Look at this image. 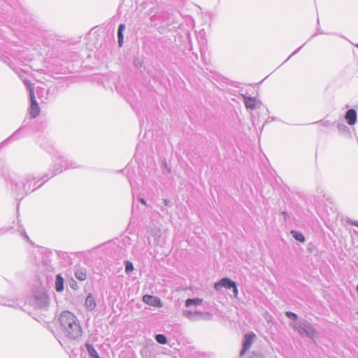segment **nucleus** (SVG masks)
<instances>
[{"label":"nucleus","instance_id":"1","mask_svg":"<svg viewBox=\"0 0 358 358\" xmlns=\"http://www.w3.org/2000/svg\"><path fill=\"white\" fill-rule=\"evenodd\" d=\"M42 147L52 156L53 163L48 172L41 178H36L31 174H27L22 177L11 178L10 184L12 193L16 199L22 200L29 192L40 187L43 184L34 187L41 180L45 179L48 181L50 178L62 173L68 169H76L78 166L76 161L69 159L62 152L55 149L52 146L43 145Z\"/></svg>","mask_w":358,"mask_h":358},{"label":"nucleus","instance_id":"2","mask_svg":"<svg viewBox=\"0 0 358 358\" xmlns=\"http://www.w3.org/2000/svg\"><path fill=\"white\" fill-rule=\"evenodd\" d=\"M58 331L68 341H76L83 334L77 316L69 310L62 311L58 317Z\"/></svg>","mask_w":358,"mask_h":358},{"label":"nucleus","instance_id":"3","mask_svg":"<svg viewBox=\"0 0 358 358\" xmlns=\"http://www.w3.org/2000/svg\"><path fill=\"white\" fill-rule=\"evenodd\" d=\"M51 255L52 252L46 248L38 249L35 252V264L39 273H45L48 274L55 271V268L51 263Z\"/></svg>","mask_w":358,"mask_h":358},{"label":"nucleus","instance_id":"4","mask_svg":"<svg viewBox=\"0 0 358 358\" xmlns=\"http://www.w3.org/2000/svg\"><path fill=\"white\" fill-rule=\"evenodd\" d=\"M29 303L37 310L46 311L49 307L50 298L45 289L42 286L36 289Z\"/></svg>","mask_w":358,"mask_h":358},{"label":"nucleus","instance_id":"5","mask_svg":"<svg viewBox=\"0 0 358 358\" xmlns=\"http://www.w3.org/2000/svg\"><path fill=\"white\" fill-rule=\"evenodd\" d=\"M292 329L297 331L300 336H306L311 340H314L317 335V330L313 325L306 320H300L295 323H290Z\"/></svg>","mask_w":358,"mask_h":358},{"label":"nucleus","instance_id":"6","mask_svg":"<svg viewBox=\"0 0 358 358\" xmlns=\"http://www.w3.org/2000/svg\"><path fill=\"white\" fill-rule=\"evenodd\" d=\"M224 287L227 289H231L235 297L237 296L238 290L236 282L228 277H224L216 282L214 284V289L217 292H220L222 288Z\"/></svg>","mask_w":358,"mask_h":358},{"label":"nucleus","instance_id":"7","mask_svg":"<svg viewBox=\"0 0 358 358\" xmlns=\"http://www.w3.org/2000/svg\"><path fill=\"white\" fill-rule=\"evenodd\" d=\"M28 87L30 99L29 115L31 118H36L40 114V108L34 95V88L31 87L30 84L29 85Z\"/></svg>","mask_w":358,"mask_h":358},{"label":"nucleus","instance_id":"8","mask_svg":"<svg viewBox=\"0 0 358 358\" xmlns=\"http://www.w3.org/2000/svg\"><path fill=\"white\" fill-rule=\"evenodd\" d=\"M28 135L26 131V125L23 124L21 127L17 129L12 135L7 138L4 141L0 143V146L9 141L17 140L20 138L25 137Z\"/></svg>","mask_w":358,"mask_h":358},{"label":"nucleus","instance_id":"9","mask_svg":"<svg viewBox=\"0 0 358 358\" xmlns=\"http://www.w3.org/2000/svg\"><path fill=\"white\" fill-rule=\"evenodd\" d=\"M255 334L253 332H249L245 334L243 340L242 349L240 355L243 356L251 347Z\"/></svg>","mask_w":358,"mask_h":358},{"label":"nucleus","instance_id":"10","mask_svg":"<svg viewBox=\"0 0 358 358\" xmlns=\"http://www.w3.org/2000/svg\"><path fill=\"white\" fill-rule=\"evenodd\" d=\"M142 301L145 304L152 306L156 308H162L163 306V303L161 299L156 296L150 295V294H145L142 297Z\"/></svg>","mask_w":358,"mask_h":358},{"label":"nucleus","instance_id":"11","mask_svg":"<svg viewBox=\"0 0 358 358\" xmlns=\"http://www.w3.org/2000/svg\"><path fill=\"white\" fill-rule=\"evenodd\" d=\"M245 106L247 108L255 110L259 107L260 101H258L256 98L252 96H243Z\"/></svg>","mask_w":358,"mask_h":358},{"label":"nucleus","instance_id":"12","mask_svg":"<svg viewBox=\"0 0 358 358\" xmlns=\"http://www.w3.org/2000/svg\"><path fill=\"white\" fill-rule=\"evenodd\" d=\"M357 111L355 109L350 108L346 111L345 118L349 125H354L357 122Z\"/></svg>","mask_w":358,"mask_h":358},{"label":"nucleus","instance_id":"13","mask_svg":"<svg viewBox=\"0 0 358 358\" xmlns=\"http://www.w3.org/2000/svg\"><path fill=\"white\" fill-rule=\"evenodd\" d=\"M182 315L184 317L190 320H197L199 317L201 316L203 313L201 312L192 311L190 310L184 309L182 310Z\"/></svg>","mask_w":358,"mask_h":358},{"label":"nucleus","instance_id":"14","mask_svg":"<svg viewBox=\"0 0 358 358\" xmlns=\"http://www.w3.org/2000/svg\"><path fill=\"white\" fill-rule=\"evenodd\" d=\"M85 305L86 308L90 311L93 310L96 308V303L95 299L93 296L92 294H91V293L88 294V295L87 296V297L85 299Z\"/></svg>","mask_w":358,"mask_h":358},{"label":"nucleus","instance_id":"15","mask_svg":"<svg viewBox=\"0 0 358 358\" xmlns=\"http://www.w3.org/2000/svg\"><path fill=\"white\" fill-rule=\"evenodd\" d=\"M55 289L57 292H62L64 289V279L61 274L56 275Z\"/></svg>","mask_w":358,"mask_h":358},{"label":"nucleus","instance_id":"16","mask_svg":"<svg viewBox=\"0 0 358 358\" xmlns=\"http://www.w3.org/2000/svg\"><path fill=\"white\" fill-rule=\"evenodd\" d=\"M74 274L75 277L80 281H84L87 278L86 269L85 268H76Z\"/></svg>","mask_w":358,"mask_h":358},{"label":"nucleus","instance_id":"17","mask_svg":"<svg viewBox=\"0 0 358 358\" xmlns=\"http://www.w3.org/2000/svg\"><path fill=\"white\" fill-rule=\"evenodd\" d=\"M203 302V299L200 298H189L187 299L185 301V306L186 308H189L190 306H200Z\"/></svg>","mask_w":358,"mask_h":358},{"label":"nucleus","instance_id":"18","mask_svg":"<svg viewBox=\"0 0 358 358\" xmlns=\"http://www.w3.org/2000/svg\"><path fill=\"white\" fill-rule=\"evenodd\" d=\"M85 347L87 349V353L91 358H101L92 344L85 343Z\"/></svg>","mask_w":358,"mask_h":358},{"label":"nucleus","instance_id":"19","mask_svg":"<svg viewBox=\"0 0 358 358\" xmlns=\"http://www.w3.org/2000/svg\"><path fill=\"white\" fill-rule=\"evenodd\" d=\"M126 26L124 24H120L117 29V41L120 47H122L124 42L123 32L125 30Z\"/></svg>","mask_w":358,"mask_h":358},{"label":"nucleus","instance_id":"20","mask_svg":"<svg viewBox=\"0 0 358 358\" xmlns=\"http://www.w3.org/2000/svg\"><path fill=\"white\" fill-rule=\"evenodd\" d=\"M291 234L296 241L300 243H303L306 241L305 236L301 232L295 230H292Z\"/></svg>","mask_w":358,"mask_h":358},{"label":"nucleus","instance_id":"21","mask_svg":"<svg viewBox=\"0 0 358 358\" xmlns=\"http://www.w3.org/2000/svg\"><path fill=\"white\" fill-rule=\"evenodd\" d=\"M155 341L161 345H165L168 343V339L164 334H158L155 335Z\"/></svg>","mask_w":358,"mask_h":358},{"label":"nucleus","instance_id":"22","mask_svg":"<svg viewBox=\"0 0 358 358\" xmlns=\"http://www.w3.org/2000/svg\"><path fill=\"white\" fill-rule=\"evenodd\" d=\"M124 264L125 266V273L127 274H130L134 269L133 263L129 260H126Z\"/></svg>","mask_w":358,"mask_h":358},{"label":"nucleus","instance_id":"23","mask_svg":"<svg viewBox=\"0 0 358 358\" xmlns=\"http://www.w3.org/2000/svg\"><path fill=\"white\" fill-rule=\"evenodd\" d=\"M17 226H18V229H17V231L20 234V235L24 238H25L27 241H29V236H27L24 229L22 227V224L20 223V221L17 220Z\"/></svg>","mask_w":358,"mask_h":358},{"label":"nucleus","instance_id":"24","mask_svg":"<svg viewBox=\"0 0 358 358\" xmlns=\"http://www.w3.org/2000/svg\"><path fill=\"white\" fill-rule=\"evenodd\" d=\"M285 315L287 318L293 321L297 322L298 320V315L295 313H293L292 311H286Z\"/></svg>","mask_w":358,"mask_h":358},{"label":"nucleus","instance_id":"25","mask_svg":"<svg viewBox=\"0 0 358 358\" xmlns=\"http://www.w3.org/2000/svg\"><path fill=\"white\" fill-rule=\"evenodd\" d=\"M13 229V226L10 227H4L0 229V236H3L7 233L12 232V230Z\"/></svg>","mask_w":358,"mask_h":358},{"label":"nucleus","instance_id":"26","mask_svg":"<svg viewBox=\"0 0 358 358\" xmlns=\"http://www.w3.org/2000/svg\"><path fill=\"white\" fill-rule=\"evenodd\" d=\"M315 124H319L321 127H330L332 126V123L329 120H320L315 122Z\"/></svg>","mask_w":358,"mask_h":358},{"label":"nucleus","instance_id":"27","mask_svg":"<svg viewBox=\"0 0 358 358\" xmlns=\"http://www.w3.org/2000/svg\"><path fill=\"white\" fill-rule=\"evenodd\" d=\"M0 305L13 306V305L10 303V301L8 299H6L0 296Z\"/></svg>","mask_w":358,"mask_h":358},{"label":"nucleus","instance_id":"28","mask_svg":"<svg viewBox=\"0 0 358 358\" xmlns=\"http://www.w3.org/2000/svg\"><path fill=\"white\" fill-rule=\"evenodd\" d=\"M248 358H263V356L259 352H252Z\"/></svg>","mask_w":358,"mask_h":358},{"label":"nucleus","instance_id":"29","mask_svg":"<svg viewBox=\"0 0 358 358\" xmlns=\"http://www.w3.org/2000/svg\"><path fill=\"white\" fill-rule=\"evenodd\" d=\"M347 223L348 224H350V225L358 227V221L357 220H352V219H348L347 220Z\"/></svg>","mask_w":358,"mask_h":358},{"label":"nucleus","instance_id":"30","mask_svg":"<svg viewBox=\"0 0 358 358\" xmlns=\"http://www.w3.org/2000/svg\"><path fill=\"white\" fill-rule=\"evenodd\" d=\"M337 127L340 131H345L348 129V127L343 124H338Z\"/></svg>","mask_w":358,"mask_h":358},{"label":"nucleus","instance_id":"31","mask_svg":"<svg viewBox=\"0 0 358 358\" xmlns=\"http://www.w3.org/2000/svg\"><path fill=\"white\" fill-rule=\"evenodd\" d=\"M305 45V43L303 45H302L301 47H299V48H297L287 59L285 62H287L289 59H290L294 55L296 54L302 48L303 46Z\"/></svg>","mask_w":358,"mask_h":358},{"label":"nucleus","instance_id":"32","mask_svg":"<svg viewBox=\"0 0 358 358\" xmlns=\"http://www.w3.org/2000/svg\"><path fill=\"white\" fill-rule=\"evenodd\" d=\"M163 203H164V206H171V201H170L169 199H163Z\"/></svg>","mask_w":358,"mask_h":358},{"label":"nucleus","instance_id":"33","mask_svg":"<svg viewBox=\"0 0 358 358\" xmlns=\"http://www.w3.org/2000/svg\"><path fill=\"white\" fill-rule=\"evenodd\" d=\"M282 215H283V217H284V220H286L287 218H289V217L288 213H287V212H286V211H282Z\"/></svg>","mask_w":358,"mask_h":358},{"label":"nucleus","instance_id":"34","mask_svg":"<svg viewBox=\"0 0 358 358\" xmlns=\"http://www.w3.org/2000/svg\"><path fill=\"white\" fill-rule=\"evenodd\" d=\"M70 286L71 288L76 289H77V283L76 281H73L72 282L70 283Z\"/></svg>","mask_w":358,"mask_h":358},{"label":"nucleus","instance_id":"35","mask_svg":"<svg viewBox=\"0 0 358 358\" xmlns=\"http://www.w3.org/2000/svg\"><path fill=\"white\" fill-rule=\"evenodd\" d=\"M139 201L145 206L147 205L146 201L143 198H139Z\"/></svg>","mask_w":358,"mask_h":358},{"label":"nucleus","instance_id":"36","mask_svg":"<svg viewBox=\"0 0 358 358\" xmlns=\"http://www.w3.org/2000/svg\"><path fill=\"white\" fill-rule=\"evenodd\" d=\"M4 165L3 160H0V169H2Z\"/></svg>","mask_w":358,"mask_h":358},{"label":"nucleus","instance_id":"37","mask_svg":"<svg viewBox=\"0 0 358 358\" xmlns=\"http://www.w3.org/2000/svg\"><path fill=\"white\" fill-rule=\"evenodd\" d=\"M55 337L57 338V341L59 342V343H61V344H62L61 341L59 340V338H57L56 336H55Z\"/></svg>","mask_w":358,"mask_h":358},{"label":"nucleus","instance_id":"38","mask_svg":"<svg viewBox=\"0 0 358 358\" xmlns=\"http://www.w3.org/2000/svg\"><path fill=\"white\" fill-rule=\"evenodd\" d=\"M155 17V15H152V16L151 17V20H153V18H154Z\"/></svg>","mask_w":358,"mask_h":358},{"label":"nucleus","instance_id":"39","mask_svg":"<svg viewBox=\"0 0 358 358\" xmlns=\"http://www.w3.org/2000/svg\"><path fill=\"white\" fill-rule=\"evenodd\" d=\"M318 34H323V32H322V31H318Z\"/></svg>","mask_w":358,"mask_h":358},{"label":"nucleus","instance_id":"40","mask_svg":"<svg viewBox=\"0 0 358 358\" xmlns=\"http://www.w3.org/2000/svg\"><path fill=\"white\" fill-rule=\"evenodd\" d=\"M357 314H358V312H357Z\"/></svg>","mask_w":358,"mask_h":358}]
</instances>
